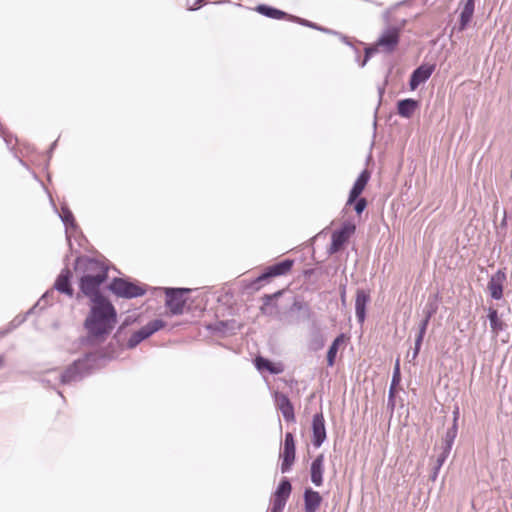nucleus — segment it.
Here are the masks:
<instances>
[{
	"label": "nucleus",
	"mask_w": 512,
	"mask_h": 512,
	"mask_svg": "<svg viewBox=\"0 0 512 512\" xmlns=\"http://www.w3.org/2000/svg\"><path fill=\"white\" fill-rule=\"evenodd\" d=\"M109 290L119 298L133 299L146 293V286L126 278L115 277L108 286Z\"/></svg>",
	"instance_id": "nucleus-3"
},
{
	"label": "nucleus",
	"mask_w": 512,
	"mask_h": 512,
	"mask_svg": "<svg viewBox=\"0 0 512 512\" xmlns=\"http://www.w3.org/2000/svg\"><path fill=\"white\" fill-rule=\"evenodd\" d=\"M355 229L356 227L353 223L345 222L339 229L335 230L331 236L329 252L331 254L338 252L355 232Z\"/></svg>",
	"instance_id": "nucleus-9"
},
{
	"label": "nucleus",
	"mask_w": 512,
	"mask_h": 512,
	"mask_svg": "<svg viewBox=\"0 0 512 512\" xmlns=\"http://www.w3.org/2000/svg\"><path fill=\"white\" fill-rule=\"evenodd\" d=\"M292 490V485L287 477H283L278 484L273 497L288 500Z\"/></svg>",
	"instance_id": "nucleus-26"
},
{
	"label": "nucleus",
	"mask_w": 512,
	"mask_h": 512,
	"mask_svg": "<svg viewBox=\"0 0 512 512\" xmlns=\"http://www.w3.org/2000/svg\"><path fill=\"white\" fill-rule=\"evenodd\" d=\"M166 326L165 321L161 319H154L148 322L146 325L142 326L139 330L132 332L130 337L126 342V348L134 349L137 347L142 341L146 340L150 336H152L157 331L163 329Z\"/></svg>",
	"instance_id": "nucleus-5"
},
{
	"label": "nucleus",
	"mask_w": 512,
	"mask_h": 512,
	"mask_svg": "<svg viewBox=\"0 0 512 512\" xmlns=\"http://www.w3.org/2000/svg\"><path fill=\"white\" fill-rule=\"evenodd\" d=\"M418 107L419 101L412 98L402 99L397 102V113L399 116L409 119Z\"/></svg>",
	"instance_id": "nucleus-22"
},
{
	"label": "nucleus",
	"mask_w": 512,
	"mask_h": 512,
	"mask_svg": "<svg viewBox=\"0 0 512 512\" xmlns=\"http://www.w3.org/2000/svg\"><path fill=\"white\" fill-rule=\"evenodd\" d=\"M488 320L490 323V327L495 334L503 331L505 329L504 322L499 318L498 311L496 309L490 308L488 312Z\"/></svg>",
	"instance_id": "nucleus-27"
},
{
	"label": "nucleus",
	"mask_w": 512,
	"mask_h": 512,
	"mask_svg": "<svg viewBox=\"0 0 512 512\" xmlns=\"http://www.w3.org/2000/svg\"><path fill=\"white\" fill-rule=\"evenodd\" d=\"M71 278L72 272L68 268L62 269L55 280L53 288L59 293L72 297L74 290L71 286Z\"/></svg>",
	"instance_id": "nucleus-15"
},
{
	"label": "nucleus",
	"mask_w": 512,
	"mask_h": 512,
	"mask_svg": "<svg viewBox=\"0 0 512 512\" xmlns=\"http://www.w3.org/2000/svg\"><path fill=\"white\" fill-rule=\"evenodd\" d=\"M370 301V293L363 289H358L355 298V314L358 322L362 324L366 318V306Z\"/></svg>",
	"instance_id": "nucleus-18"
},
{
	"label": "nucleus",
	"mask_w": 512,
	"mask_h": 512,
	"mask_svg": "<svg viewBox=\"0 0 512 512\" xmlns=\"http://www.w3.org/2000/svg\"><path fill=\"white\" fill-rule=\"evenodd\" d=\"M281 472L287 473L291 470V467L295 461V441L294 436L291 432H287L284 438L283 452L281 453Z\"/></svg>",
	"instance_id": "nucleus-10"
},
{
	"label": "nucleus",
	"mask_w": 512,
	"mask_h": 512,
	"mask_svg": "<svg viewBox=\"0 0 512 512\" xmlns=\"http://www.w3.org/2000/svg\"><path fill=\"white\" fill-rule=\"evenodd\" d=\"M458 415H459V409L458 407L455 409V411L453 412V423H456L457 424V420H458Z\"/></svg>",
	"instance_id": "nucleus-47"
},
{
	"label": "nucleus",
	"mask_w": 512,
	"mask_h": 512,
	"mask_svg": "<svg viewBox=\"0 0 512 512\" xmlns=\"http://www.w3.org/2000/svg\"><path fill=\"white\" fill-rule=\"evenodd\" d=\"M399 382H400V364H399V359H397L395 367H394V371H393L391 386L389 389V401H392V399L394 397V387L396 385H398Z\"/></svg>",
	"instance_id": "nucleus-33"
},
{
	"label": "nucleus",
	"mask_w": 512,
	"mask_h": 512,
	"mask_svg": "<svg viewBox=\"0 0 512 512\" xmlns=\"http://www.w3.org/2000/svg\"><path fill=\"white\" fill-rule=\"evenodd\" d=\"M370 179V172L368 170H363L359 176L357 177L356 181L354 182L350 192L349 197L347 200V205L353 204L354 201L361 195L363 190L365 189L368 181Z\"/></svg>",
	"instance_id": "nucleus-17"
},
{
	"label": "nucleus",
	"mask_w": 512,
	"mask_h": 512,
	"mask_svg": "<svg viewBox=\"0 0 512 512\" xmlns=\"http://www.w3.org/2000/svg\"><path fill=\"white\" fill-rule=\"evenodd\" d=\"M188 288H165V305L172 315H181L186 304L185 295L190 293Z\"/></svg>",
	"instance_id": "nucleus-7"
},
{
	"label": "nucleus",
	"mask_w": 512,
	"mask_h": 512,
	"mask_svg": "<svg viewBox=\"0 0 512 512\" xmlns=\"http://www.w3.org/2000/svg\"><path fill=\"white\" fill-rule=\"evenodd\" d=\"M255 365L258 370H267L272 374H278L280 372V370L274 367V364L270 360L261 356L255 359Z\"/></svg>",
	"instance_id": "nucleus-32"
},
{
	"label": "nucleus",
	"mask_w": 512,
	"mask_h": 512,
	"mask_svg": "<svg viewBox=\"0 0 512 512\" xmlns=\"http://www.w3.org/2000/svg\"><path fill=\"white\" fill-rule=\"evenodd\" d=\"M4 364V357L2 355H0V368L3 366Z\"/></svg>",
	"instance_id": "nucleus-50"
},
{
	"label": "nucleus",
	"mask_w": 512,
	"mask_h": 512,
	"mask_svg": "<svg viewBox=\"0 0 512 512\" xmlns=\"http://www.w3.org/2000/svg\"><path fill=\"white\" fill-rule=\"evenodd\" d=\"M274 401L286 422H295L294 407L288 396L282 392L274 393Z\"/></svg>",
	"instance_id": "nucleus-14"
},
{
	"label": "nucleus",
	"mask_w": 512,
	"mask_h": 512,
	"mask_svg": "<svg viewBox=\"0 0 512 512\" xmlns=\"http://www.w3.org/2000/svg\"><path fill=\"white\" fill-rule=\"evenodd\" d=\"M326 439L325 419L322 413H316L312 419V444L319 448Z\"/></svg>",
	"instance_id": "nucleus-13"
},
{
	"label": "nucleus",
	"mask_w": 512,
	"mask_h": 512,
	"mask_svg": "<svg viewBox=\"0 0 512 512\" xmlns=\"http://www.w3.org/2000/svg\"><path fill=\"white\" fill-rule=\"evenodd\" d=\"M354 203V210L357 214H361L366 206H367V201L365 198H357L356 201L353 202Z\"/></svg>",
	"instance_id": "nucleus-38"
},
{
	"label": "nucleus",
	"mask_w": 512,
	"mask_h": 512,
	"mask_svg": "<svg viewBox=\"0 0 512 512\" xmlns=\"http://www.w3.org/2000/svg\"><path fill=\"white\" fill-rule=\"evenodd\" d=\"M236 322L232 321H218L214 324H210L208 329L214 333H234L236 330Z\"/></svg>",
	"instance_id": "nucleus-24"
},
{
	"label": "nucleus",
	"mask_w": 512,
	"mask_h": 512,
	"mask_svg": "<svg viewBox=\"0 0 512 512\" xmlns=\"http://www.w3.org/2000/svg\"><path fill=\"white\" fill-rule=\"evenodd\" d=\"M294 260L292 259H284L278 263H275L271 266L265 268V270L252 282L251 287L254 289H259V284L263 281H266L270 278L282 276L287 274L293 267Z\"/></svg>",
	"instance_id": "nucleus-8"
},
{
	"label": "nucleus",
	"mask_w": 512,
	"mask_h": 512,
	"mask_svg": "<svg viewBox=\"0 0 512 512\" xmlns=\"http://www.w3.org/2000/svg\"><path fill=\"white\" fill-rule=\"evenodd\" d=\"M290 20L292 21H295L303 26H307V27H310V28H313V29H317V30H320V31H323V32H326V33H331V34H337V32H334L330 29H327V28H323V27H319L316 23H313V22H310L306 19H302V18H299V17H296V16H290Z\"/></svg>",
	"instance_id": "nucleus-34"
},
{
	"label": "nucleus",
	"mask_w": 512,
	"mask_h": 512,
	"mask_svg": "<svg viewBox=\"0 0 512 512\" xmlns=\"http://www.w3.org/2000/svg\"><path fill=\"white\" fill-rule=\"evenodd\" d=\"M110 358L102 351H92L84 355L83 358L75 360L67 369L61 372L57 377L63 385H70L81 381L84 377L90 375L95 370L102 368Z\"/></svg>",
	"instance_id": "nucleus-2"
},
{
	"label": "nucleus",
	"mask_w": 512,
	"mask_h": 512,
	"mask_svg": "<svg viewBox=\"0 0 512 512\" xmlns=\"http://www.w3.org/2000/svg\"><path fill=\"white\" fill-rule=\"evenodd\" d=\"M280 295H281L280 291H278L274 294H265L262 297L263 304L260 307L261 313L264 315H268V316L273 315L277 307H276V304L272 303V301H273V299L277 298Z\"/></svg>",
	"instance_id": "nucleus-25"
},
{
	"label": "nucleus",
	"mask_w": 512,
	"mask_h": 512,
	"mask_svg": "<svg viewBox=\"0 0 512 512\" xmlns=\"http://www.w3.org/2000/svg\"><path fill=\"white\" fill-rule=\"evenodd\" d=\"M105 278H95L91 276H81L79 279L80 293L90 299L92 303L106 300L100 291L101 285L106 281Z\"/></svg>",
	"instance_id": "nucleus-6"
},
{
	"label": "nucleus",
	"mask_w": 512,
	"mask_h": 512,
	"mask_svg": "<svg viewBox=\"0 0 512 512\" xmlns=\"http://www.w3.org/2000/svg\"><path fill=\"white\" fill-rule=\"evenodd\" d=\"M59 217H60L61 221L63 222V224L66 228V231L68 229H76L77 228V224L75 222L74 215H73L72 211L67 206L63 205L61 207V212L59 213Z\"/></svg>",
	"instance_id": "nucleus-28"
},
{
	"label": "nucleus",
	"mask_w": 512,
	"mask_h": 512,
	"mask_svg": "<svg viewBox=\"0 0 512 512\" xmlns=\"http://www.w3.org/2000/svg\"><path fill=\"white\" fill-rule=\"evenodd\" d=\"M27 315H28V314L26 313V315H25V316H22V317L18 316V317H16V318H14V319H13V321L11 322V324L13 325V327H17L18 325H20L21 323H23V322L25 321V319H26V316H27Z\"/></svg>",
	"instance_id": "nucleus-43"
},
{
	"label": "nucleus",
	"mask_w": 512,
	"mask_h": 512,
	"mask_svg": "<svg viewBox=\"0 0 512 512\" xmlns=\"http://www.w3.org/2000/svg\"><path fill=\"white\" fill-rule=\"evenodd\" d=\"M345 336L344 334L338 335L332 342L331 346L327 352V364L328 366H333L335 362V358L337 355V351L339 346L344 342Z\"/></svg>",
	"instance_id": "nucleus-29"
},
{
	"label": "nucleus",
	"mask_w": 512,
	"mask_h": 512,
	"mask_svg": "<svg viewBox=\"0 0 512 512\" xmlns=\"http://www.w3.org/2000/svg\"><path fill=\"white\" fill-rule=\"evenodd\" d=\"M460 6L461 13L458 31H464L472 20L475 9V0H461Z\"/></svg>",
	"instance_id": "nucleus-20"
},
{
	"label": "nucleus",
	"mask_w": 512,
	"mask_h": 512,
	"mask_svg": "<svg viewBox=\"0 0 512 512\" xmlns=\"http://www.w3.org/2000/svg\"><path fill=\"white\" fill-rule=\"evenodd\" d=\"M256 11L261 15L271 18V19H284L289 18L291 15H288L286 12L274 8L272 6L266 4H260L256 7Z\"/></svg>",
	"instance_id": "nucleus-23"
},
{
	"label": "nucleus",
	"mask_w": 512,
	"mask_h": 512,
	"mask_svg": "<svg viewBox=\"0 0 512 512\" xmlns=\"http://www.w3.org/2000/svg\"><path fill=\"white\" fill-rule=\"evenodd\" d=\"M322 497L319 492L312 488H306L304 491V507L305 512H316L320 507Z\"/></svg>",
	"instance_id": "nucleus-21"
},
{
	"label": "nucleus",
	"mask_w": 512,
	"mask_h": 512,
	"mask_svg": "<svg viewBox=\"0 0 512 512\" xmlns=\"http://www.w3.org/2000/svg\"><path fill=\"white\" fill-rule=\"evenodd\" d=\"M117 313L109 300L94 302L85 320L88 340H103L116 323Z\"/></svg>",
	"instance_id": "nucleus-1"
},
{
	"label": "nucleus",
	"mask_w": 512,
	"mask_h": 512,
	"mask_svg": "<svg viewBox=\"0 0 512 512\" xmlns=\"http://www.w3.org/2000/svg\"><path fill=\"white\" fill-rule=\"evenodd\" d=\"M377 47H366L365 48V55L364 59L359 63L361 67H364L368 60L371 58V56L377 52Z\"/></svg>",
	"instance_id": "nucleus-39"
},
{
	"label": "nucleus",
	"mask_w": 512,
	"mask_h": 512,
	"mask_svg": "<svg viewBox=\"0 0 512 512\" xmlns=\"http://www.w3.org/2000/svg\"><path fill=\"white\" fill-rule=\"evenodd\" d=\"M505 280L506 274L501 269L490 277L487 287L493 299L500 300L503 297V284Z\"/></svg>",
	"instance_id": "nucleus-16"
},
{
	"label": "nucleus",
	"mask_w": 512,
	"mask_h": 512,
	"mask_svg": "<svg viewBox=\"0 0 512 512\" xmlns=\"http://www.w3.org/2000/svg\"><path fill=\"white\" fill-rule=\"evenodd\" d=\"M324 461V455L319 454L315 457L310 466L311 481L316 487L323 485Z\"/></svg>",
	"instance_id": "nucleus-19"
},
{
	"label": "nucleus",
	"mask_w": 512,
	"mask_h": 512,
	"mask_svg": "<svg viewBox=\"0 0 512 512\" xmlns=\"http://www.w3.org/2000/svg\"><path fill=\"white\" fill-rule=\"evenodd\" d=\"M422 342H423V339H420V338L415 339V346H414V350L412 353V360H415L417 358L419 351L421 349Z\"/></svg>",
	"instance_id": "nucleus-42"
},
{
	"label": "nucleus",
	"mask_w": 512,
	"mask_h": 512,
	"mask_svg": "<svg viewBox=\"0 0 512 512\" xmlns=\"http://www.w3.org/2000/svg\"><path fill=\"white\" fill-rule=\"evenodd\" d=\"M19 162L23 165V166H26L25 162L23 160H19Z\"/></svg>",
	"instance_id": "nucleus-51"
},
{
	"label": "nucleus",
	"mask_w": 512,
	"mask_h": 512,
	"mask_svg": "<svg viewBox=\"0 0 512 512\" xmlns=\"http://www.w3.org/2000/svg\"><path fill=\"white\" fill-rule=\"evenodd\" d=\"M400 39V29L397 27H388L378 38L377 46H381L388 53L393 52Z\"/></svg>",
	"instance_id": "nucleus-11"
},
{
	"label": "nucleus",
	"mask_w": 512,
	"mask_h": 512,
	"mask_svg": "<svg viewBox=\"0 0 512 512\" xmlns=\"http://www.w3.org/2000/svg\"><path fill=\"white\" fill-rule=\"evenodd\" d=\"M204 0H196L194 6L190 7L189 10L193 11V10H197L198 8L201 7L202 3H203Z\"/></svg>",
	"instance_id": "nucleus-45"
},
{
	"label": "nucleus",
	"mask_w": 512,
	"mask_h": 512,
	"mask_svg": "<svg viewBox=\"0 0 512 512\" xmlns=\"http://www.w3.org/2000/svg\"><path fill=\"white\" fill-rule=\"evenodd\" d=\"M54 290L55 289L53 288L51 290L46 291L42 295V297L38 300V302L31 309H29L27 311V314L33 313L34 310L37 309V308L43 309L45 307V305H48L49 303H51L54 300V297H55Z\"/></svg>",
	"instance_id": "nucleus-31"
},
{
	"label": "nucleus",
	"mask_w": 512,
	"mask_h": 512,
	"mask_svg": "<svg viewBox=\"0 0 512 512\" xmlns=\"http://www.w3.org/2000/svg\"><path fill=\"white\" fill-rule=\"evenodd\" d=\"M437 309V304L428 302L424 309L425 317L431 319L432 316L437 312Z\"/></svg>",
	"instance_id": "nucleus-40"
},
{
	"label": "nucleus",
	"mask_w": 512,
	"mask_h": 512,
	"mask_svg": "<svg viewBox=\"0 0 512 512\" xmlns=\"http://www.w3.org/2000/svg\"><path fill=\"white\" fill-rule=\"evenodd\" d=\"M56 145H57V140H56V141H54V142L51 144V146H50V149H49V151H48V157H49V158H51L52 152H53V150L55 149Z\"/></svg>",
	"instance_id": "nucleus-46"
},
{
	"label": "nucleus",
	"mask_w": 512,
	"mask_h": 512,
	"mask_svg": "<svg viewBox=\"0 0 512 512\" xmlns=\"http://www.w3.org/2000/svg\"><path fill=\"white\" fill-rule=\"evenodd\" d=\"M439 471H440V469H437V466H436V465H434V467H433V472H432V475H431V477H430L432 481H435V480H436V478H437V476H438Z\"/></svg>",
	"instance_id": "nucleus-44"
},
{
	"label": "nucleus",
	"mask_w": 512,
	"mask_h": 512,
	"mask_svg": "<svg viewBox=\"0 0 512 512\" xmlns=\"http://www.w3.org/2000/svg\"><path fill=\"white\" fill-rule=\"evenodd\" d=\"M435 70L433 64H422L418 66L411 74L409 86L411 90H415L419 85L425 83Z\"/></svg>",
	"instance_id": "nucleus-12"
},
{
	"label": "nucleus",
	"mask_w": 512,
	"mask_h": 512,
	"mask_svg": "<svg viewBox=\"0 0 512 512\" xmlns=\"http://www.w3.org/2000/svg\"><path fill=\"white\" fill-rule=\"evenodd\" d=\"M442 451L441 453L438 455L437 459H436V462H435V465L437 466V469H441V467L443 466V464L445 463V461L447 460L451 450H445V448H442Z\"/></svg>",
	"instance_id": "nucleus-37"
},
{
	"label": "nucleus",
	"mask_w": 512,
	"mask_h": 512,
	"mask_svg": "<svg viewBox=\"0 0 512 512\" xmlns=\"http://www.w3.org/2000/svg\"><path fill=\"white\" fill-rule=\"evenodd\" d=\"M286 502L287 500L273 497L270 512H282L286 505Z\"/></svg>",
	"instance_id": "nucleus-36"
},
{
	"label": "nucleus",
	"mask_w": 512,
	"mask_h": 512,
	"mask_svg": "<svg viewBox=\"0 0 512 512\" xmlns=\"http://www.w3.org/2000/svg\"><path fill=\"white\" fill-rule=\"evenodd\" d=\"M345 294H346L345 287H343L342 291H341V300L343 303H345Z\"/></svg>",
	"instance_id": "nucleus-49"
},
{
	"label": "nucleus",
	"mask_w": 512,
	"mask_h": 512,
	"mask_svg": "<svg viewBox=\"0 0 512 512\" xmlns=\"http://www.w3.org/2000/svg\"><path fill=\"white\" fill-rule=\"evenodd\" d=\"M429 321H430V319H428L427 317H424V319L421 321V323L419 325V331H418L416 338L424 339Z\"/></svg>",
	"instance_id": "nucleus-41"
},
{
	"label": "nucleus",
	"mask_w": 512,
	"mask_h": 512,
	"mask_svg": "<svg viewBox=\"0 0 512 512\" xmlns=\"http://www.w3.org/2000/svg\"><path fill=\"white\" fill-rule=\"evenodd\" d=\"M290 311L291 312H294V311H302L303 314H304V317L306 319H309L311 317V309L310 307L308 306V304H306L305 302L303 301H300V300H295L293 302V304L291 305L290 307Z\"/></svg>",
	"instance_id": "nucleus-35"
},
{
	"label": "nucleus",
	"mask_w": 512,
	"mask_h": 512,
	"mask_svg": "<svg viewBox=\"0 0 512 512\" xmlns=\"http://www.w3.org/2000/svg\"><path fill=\"white\" fill-rule=\"evenodd\" d=\"M341 40L347 45H352L346 36L341 35Z\"/></svg>",
	"instance_id": "nucleus-48"
},
{
	"label": "nucleus",
	"mask_w": 512,
	"mask_h": 512,
	"mask_svg": "<svg viewBox=\"0 0 512 512\" xmlns=\"http://www.w3.org/2000/svg\"><path fill=\"white\" fill-rule=\"evenodd\" d=\"M75 270L81 272V276L101 277L105 279L108 277L107 264L104 261L87 256L77 257Z\"/></svg>",
	"instance_id": "nucleus-4"
},
{
	"label": "nucleus",
	"mask_w": 512,
	"mask_h": 512,
	"mask_svg": "<svg viewBox=\"0 0 512 512\" xmlns=\"http://www.w3.org/2000/svg\"><path fill=\"white\" fill-rule=\"evenodd\" d=\"M458 427L456 423H453L452 427H450L443 437L442 448L445 450H452L453 443L455 438L457 437Z\"/></svg>",
	"instance_id": "nucleus-30"
}]
</instances>
